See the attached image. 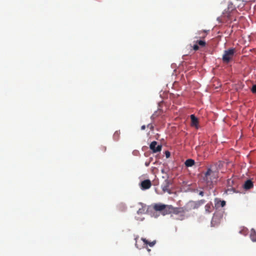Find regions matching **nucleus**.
Returning a JSON list of instances; mask_svg holds the SVG:
<instances>
[{"label":"nucleus","instance_id":"obj_1","mask_svg":"<svg viewBox=\"0 0 256 256\" xmlns=\"http://www.w3.org/2000/svg\"><path fill=\"white\" fill-rule=\"evenodd\" d=\"M218 170L214 166H210L208 168L207 171L204 174V180L206 181L207 184L210 186L214 182H216L218 178Z\"/></svg>","mask_w":256,"mask_h":256},{"label":"nucleus","instance_id":"obj_2","mask_svg":"<svg viewBox=\"0 0 256 256\" xmlns=\"http://www.w3.org/2000/svg\"><path fill=\"white\" fill-rule=\"evenodd\" d=\"M153 208L156 211L160 212L164 216L170 214V212L172 210V206L164 204L161 203L154 204Z\"/></svg>","mask_w":256,"mask_h":256},{"label":"nucleus","instance_id":"obj_3","mask_svg":"<svg viewBox=\"0 0 256 256\" xmlns=\"http://www.w3.org/2000/svg\"><path fill=\"white\" fill-rule=\"evenodd\" d=\"M223 213L224 212L222 211H216L214 213L211 221L212 226H218L220 223L223 216Z\"/></svg>","mask_w":256,"mask_h":256},{"label":"nucleus","instance_id":"obj_4","mask_svg":"<svg viewBox=\"0 0 256 256\" xmlns=\"http://www.w3.org/2000/svg\"><path fill=\"white\" fill-rule=\"evenodd\" d=\"M235 52L236 50L233 48L225 50L222 58L223 62L228 64L232 60Z\"/></svg>","mask_w":256,"mask_h":256},{"label":"nucleus","instance_id":"obj_5","mask_svg":"<svg viewBox=\"0 0 256 256\" xmlns=\"http://www.w3.org/2000/svg\"><path fill=\"white\" fill-rule=\"evenodd\" d=\"M150 148L152 150L153 152L156 153L161 151L162 146L161 145L157 146V142L154 141L150 144Z\"/></svg>","mask_w":256,"mask_h":256},{"label":"nucleus","instance_id":"obj_6","mask_svg":"<svg viewBox=\"0 0 256 256\" xmlns=\"http://www.w3.org/2000/svg\"><path fill=\"white\" fill-rule=\"evenodd\" d=\"M140 186L142 190H148L151 187L152 183L150 180H146L140 182Z\"/></svg>","mask_w":256,"mask_h":256},{"label":"nucleus","instance_id":"obj_7","mask_svg":"<svg viewBox=\"0 0 256 256\" xmlns=\"http://www.w3.org/2000/svg\"><path fill=\"white\" fill-rule=\"evenodd\" d=\"M214 207L216 209L220 207H224L226 204V201L222 200H220L218 198H215L214 200Z\"/></svg>","mask_w":256,"mask_h":256},{"label":"nucleus","instance_id":"obj_8","mask_svg":"<svg viewBox=\"0 0 256 256\" xmlns=\"http://www.w3.org/2000/svg\"><path fill=\"white\" fill-rule=\"evenodd\" d=\"M214 206L211 202L208 203L204 207L205 212L207 214H210L212 211Z\"/></svg>","mask_w":256,"mask_h":256},{"label":"nucleus","instance_id":"obj_9","mask_svg":"<svg viewBox=\"0 0 256 256\" xmlns=\"http://www.w3.org/2000/svg\"><path fill=\"white\" fill-rule=\"evenodd\" d=\"M254 186L252 180H247L244 184V188L246 190H249L252 188Z\"/></svg>","mask_w":256,"mask_h":256},{"label":"nucleus","instance_id":"obj_10","mask_svg":"<svg viewBox=\"0 0 256 256\" xmlns=\"http://www.w3.org/2000/svg\"><path fill=\"white\" fill-rule=\"evenodd\" d=\"M190 119L192 126H194L197 128V126L198 124V119L194 116V114L190 115Z\"/></svg>","mask_w":256,"mask_h":256},{"label":"nucleus","instance_id":"obj_11","mask_svg":"<svg viewBox=\"0 0 256 256\" xmlns=\"http://www.w3.org/2000/svg\"><path fill=\"white\" fill-rule=\"evenodd\" d=\"M170 181L168 180H164V183L162 186V188L163 191L164 192H168L169 191V186H170Z\"/></svg>","mask_w":256,"mask_h":256},{"label":"nucleus","instance_id":"obj_12","mask_svg":"<svg viewBox=\"0 0 256 256\" xmlns=\"http://www.w3.org/2000/svg\"><path fill=\"white\" fill-rule=\"evenodd\" d=\"M250 238L253 242H256V232L254 228L250 230Z\"/></svg>","mask_w":256,"mask_h":256},{"label":"nucleus","instance_id":"obj_13","mask_svg":"<svg viewBox=\"0 0 256 256\" xmlns=\"http://www.w3.org/2000/svg\"><path fill=\"white\" fill-rule=\"evenodd\" d=\"M140 205L141 206V207L138 210L137 214H144L146 212V206L144 205L142 203H140Z\"/></svg>","mask_w":256,"mask_h":256},{"label":"nucleus","instance_id":"obj_14","mask_svg":"<svg viewBox=\"0 0 256 256\" xmlns=\"http://www.w3.org/2000/svg\"><path fill=\"white\" fill-rule=\"evenodd\" d=\"M194 160L190 158L186 160L184 164L186 166L190 167L194 166Z\"/></svg>","mask_w":256,"mask_h":256},{"label":"nucleus","instance_id":"obj_15","mask_svg":"<svg viewBox=\"0 0 256 256\" xmlns=\"http://www.w3.org/2000/svg\"><path fill=\"white\" fill-rule=\"evenodd\" d=\"M141 240L144 242V245L148 244L150 246H153L156 244V240H154L152 242H149L148 240H146L144 238H142Z\"/></svg>","mask_w":256,"mask_h":256},{"label":"nucleus","instance_id":"obj_16","mask_svg":"<svg viewBox=\"0 0 256 256\" xmlns=\"http://www.w3.org/2000/svg\"><path fill=\"white\" fill-rule=\"evenodd\" d=\"M206 201L204 200H198L196 202V205H195V206L194 208H198V206H200L204 204L205 203Z\"/></svg>","mask_w":256,"mask_h":256},{"label":"nucleus","instance_id":"obj_17","mask_svg":"<svg viewBox=\"0 0 256 256\" xmlns=\"http://www.w3.org/2000/svg\"><path fill=\"white\" fill-rule=\"evenodd\" d=\"M120 131H116L114 135H113V138L114 140H118L120 138Z\"/></svg>","mask_w":256,"mask_h":256},{"label":"nucleus","instance_id":"obj_18","mask_svg":"<svg viewBox=\"0 0 256 256\" xmlns=\"http://www.w3.org/2000/svg\"><path fill=\"white\" fill-rule=\"evenodd\" d=\"M196 43L202 47H204L206 45V42L202 40H197Z\"/></svg>","mask_w":256,"mask_h":256},{"label":"nucleus","instance_id":"obj_19","mask_svg":"<svg viewBox=\"0 0 256 256\" xmlns=\"http://www.w3.org/2000/svg\"><path fill=\"white\" fill-rule=\"evenodd\" d=\"M230 12H228L226 11H224V12L222 14V17L226 18L227 20H230Z\"/></svg>","mask_w":256,"mask_h":256},{"label":"nucleus","instance_id":"obj_20","mask_svg":"<svg viewBox=\"0 0 256 256\" xmlns=\"http://www.w3.org/2000/svg\"><path fill=\"white\" fill-rule=\"evenodd\" d=\"M126 208V206L122 204H120L118 206V208L122 211H124Z\"/></svg>","mask_w":256,"mask_h":256},{"label":"nucleus","instance_id":"obj_21","mask_svg":"<svg viewBox=\"0 0 256 256\" xmlns=\"http://www.w3.org/2000/svg\"><path fill=\"white\" fill-rule=\"evenodd\" d=\"M138 236H137L135 238V240H136V244H135V246H136L138 248H139V249H140L142 248H143V246H139L138 244Z\"/></svg>","mask_w":256,"mask_h":256},{"label":"nucleus","instance_id":"obj_22","mask_svg":"<svg viewBox=\"0 0 256 256\" xmlns=\"http://www.w3.org/2000/svg\"><path fill=\"white\" fill-rule=\"evenodd\" d=\"M172 208L170 213L178 214L180 212L178 208H174L172 206Z\"/></svg>","mask_w":256,"mask_h":256},{"label":"nucleus","instance_id":"obj_23","mask_svg":"<svg viewBox=\"0 0 256 256\" xmlns=\"http://www.w3.org/2000/svg\"><path fill=\"white\" fill-rule=\"evenodd\" d=\"M247 231H248L247 229L243 228L242 230H240L239 232L240 234H243L244 235H246V234H247Z\"/></svg>","mask_w":256,"mask_h":256},{"label":"nucleus","instance_id":"obj_24","mask_svg":"<svg viewBox=\"0 0 256 256\" xmlns=\"http://www.w3.org/2000/svg\"><path fill=\"white\" fill-rule=\"evenodd\" d=\"M147 128H149L151 130H153L154 129V126L151 124H149L147 126Z\"/></svg>","mask_w":256,"mask_h":256},{"label":"nucleus","instance_id":"obj_25","mask_svg":"<svg viewBox=\"0 0 256 256\" xmlns=\"http://www.w3.org/2000/svg\"><path fill=\"white\" fill-rule=\"evenodd\" d=\"M193 49L195 51L198 50L199 49V46H198V44L196 43V44L194 45Z\"/></svg>","mask_w":256,"mask_h":256},{"label":"nucleus","instance_id":"obj_26","mask_svg":"<svg viewBox=\"0 0 256 256\" xmlns=\"http://www.w3.org/2000/svg\"><path fill=\"white\" fill-rule=\"evenodd\" d=\"M251 90L253 93H256V84L252 86Z\"/></svg>","mask_w":256,"mask_h":256},{"label":"nucleus","instance_id":"obj_27","mask_svg":"<svg viewBox=\"0 0 256 256\" xmlns=\"http://www.w3.org/2000/svg\"><path fill=\"white\" fill-rule=\"evenodd\" d=\"M102 150L103 152H106V148L105 146H102L101 148H100Z\"/></svg>","mask_w":256,"mask_h":256},{"label":"nucleus","instance_id":"obj_28","mask_svg":"<svg viewBox=\"0 0 256 256\" xmlns=\"http://www.w3.org/2000/svg\"><path fill=\"white\" fill-rule=\"evenodd\" d=\"M166 158H168L170 156V152L168 151L166 152Z\"/></svg>","mask_w":256,"mask_h":256},{"label":"nucleus","instance_id":"obj_29","mask_svg":"<svg viewBox=\"0 0 256 256\" xmlns=\"http://www.w3.org/2000/svg\"><path fill=\"white\" fill-rule=\"evenodd\" d=\"M156 116H157V115H156V114H154L151 116V118H152V119H154V118H155Z\"/></svg>","mask_w":256,"mask_h":256},{"label":"nucleus","instance_id":"obj_30","mask_svg":"<svg viewBox=\"0 0 256 256\" xmlns=\"http://www.w3.org/2000/svg\"><path fill=\"white\" fill-rule=\"evenodd\" d=\"M199 194L201 196H203L204 194V192L202 191H200V192H199Z\"/></svg>","mask_w":256,"mask_h":256},{"label":"nucleus","instance_id":"obj_31","mask_svg":"<svg viewBox=\"0 0 256 256\" xmlns=\"http://www.w3.org/2000/svg\"><path fill=\"white\" fill-rule=\"evenodd\" d=\"M146 128V126L145 125H143L141 126V130H145Z\"/></svg>","mask_w":256,"mask_h":256},{"label":"nucleus","instance_id":"obj_32","mask_svg":"<svg viewBox=\"0 0 256 256\" xmlns=\"http://www.w3.org/2000/svg\"><path fill=\"white\" fill-rule=\"evenodd\" d=\"M145 165L146 166H148L150 165V162H146Z\"/></svg>","mask_w":256,"mask_h":256},{"label":"nucleus","instance_id":"obj_33","mask_svg":"<svg viewBox=\"0 0 256 256\" xmlns=\"http://www.w3.org/2000/svg\"><path fill=\"white\" fill-rule=\"evenodd\" d=\"M148 252H150V249H149V248H148Z\"/></svg>","mask_w":256,"mask_h":256},{"label":"nucleus","instance_id":"obj_34","mask_svg":"<svg viewBox=\"0 0 256 256\" xmlns=\"http://www.w3.org/2000/svg\"><path fill=\"white\" fill-rule=\"evenodd\" d=\"M218 20H220V18H218Z\"/></svg>","mask_w":256,"mask_h":256},{"label":"nucleus","instance_id":"obj_35","mask_svg":"<svg viewBox=\"0 0 256 256\" xmlns=\"http://www.w3.org/2000/svg\"><path fill=\"white\" fill-rule=\"evenodd\" d=\"M203 32H206V30H204Z\"/></svg>","mask_w":256,"mask_h":256}]
</instances>
